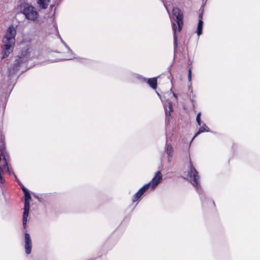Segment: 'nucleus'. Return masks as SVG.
I'll use <instances>...</instances> for the list:
<instances>
[{"label": "nucleus", "instance_id": "12", "mask_svg": "<svg viewBox=\"0 0 260 260\" xmlns=\"http://www.w3.org/2000/svg\"><path fill=\"white\" fill-rule=\"evenodd\" d=\"M167 140H166V146L165 148V152L168 155V160L169 162H170L171 161V158L173 155V152H174V149L172 147V146L170 144H168V136H167Z\"/></svg>", "mask_w": 260, "mask_h": 260}, {"label": "nucleus", "instance_id": "18", "mask_svg": "<svg viewBox=\"0 0 260 260\" xmlns=\"http://www.w3.org/2000/svg\"><path fill=\"white\" fill-rule=\"evenodd\" d=\"M25 200L29 201L31 199L30 194L28 191V190L26 191V192H24Z\"/></svg>", "mask_w": 260, "mask_h": 260}, {"label": "nucleus", "instance_id": "21", "mask_svg": "<svg viewBox=\"0 0 260 260\" xmlns=\"http://www.w3.org/2000/svg\"><path fill=\"white\" fill-rule=\"evenodd\" d=\"M188 78L189 82L191 81V69H189L188 71Z\"/></svg>", "mask_w": 260, "mask_h": 260}, {"label": "nucleus", "instance_id": "4", "mask_svg": "<svg viewBox=\"0 0 260 260\" xmlns=\"http://www.w3.org/2000/svg\"><path fill=\"white\" fill-rule=\"evenodd\" d=\"M189 171L188 172L187 176L189 178L191 184L196 188L199 193H201L202 188L200 184V177L198 172L192 166V162L189 161Z\"/></svg>", "mask_w": 260, "mask_h": 260}, {"label": "nucleus", "instance_id": "1", "mask_svg": "<svg viewBox=\"0 0 260 260\" xmlns=\"http://www.w3.org/2000/svg\"><path fill=\"white\" fill-rule=\"evenodd\" d=\"M16 34V30L13 26L11 25L8 28L3 39V50L4 51L3 58L8 57L12 52L15 43Z\"/></svg>", "mask_w": 260, "mask_h": 260}, {"label": "nucleus", "instance_id": "9", "mask_svg": "<svg viewBox=\"0 0 260 260\" xmlns=\"http://www.w3.org/2000/svg\"><path fill=\"white\" fill-rule=\"evenodd\" d=\"M24 242H25V250L27 254H29L31 252L32 247V242L30 239V237L29 234L25 233L24 236Z\"/></svg>", "mask_w": 260, "mask_h": 260}, {"label": "nucleus", "instance_id": "16", "mask_svg": "<svg viewBox=\"0 0 260 260\" xmlns=\"http://www.w3.org/2000/svg\"><path fill=\"white\" fill-rule=\"evenodd\" d=\"M148 84L153 89H155L157 87V80L155 78H150L147 81Z\"/></svg>", "mask_w": 260, "mask_h": 260}, {"label": "nucleus", "instance_id": "7", "mask_svg": "<svg viewBox=\"0 0 260 260\" xmlns=\"http://www.w3.org/2000/svg\"><path fill=\"white\" fill-rule=\"evenodd\" d=\"M161 180L162 175L160 171H157L154 177L152 178L151 181L147 184H149V188L151 187L152 189H154L160 182Z\"/></svg>", "mask_w": 260, "mask_h": 260}, {"label": "nucleus", "instance_id": "13", "mask_svg": "<svg viewBox=\"0 0 260 260\" xmlns=\"http://www.w3.org/2000/svg\"><path fill=\"white\" fill-rule=\"evenodd\" d=\"M203 19V14H200L199 15V20L197 26V32L198 35L199 36L201 35L202 33V29H203V22L202 21Z\"/></svg>", "mask_w": 260, "mask_h": 260}, {"label": "nucleus", "instance_id": "2", "mask_svg": "<svg viewBox=\"0 0 260 260\" xmlns=\"http://www.w3.org/2000/svg\"><path fill=\"white\" fill-rule=\"evenodd\" d=\"M172 22L173 30V38L174 48L177 45L176 32L178 30L180 31L183 24V15L182 12L178 8H174L172 10V16H170Z\"/></svg>", "mask_w": 260, "mask_h": 260}, {"label": "nucleus", "instance_id": "14", "mask_svg": "<svg viewBox=\"0 0 260 260\" xmlns=\"http://www.w3.org/2000/svg\"><path fill=\"white\" fill-rule=\"evenodd\" d=\"M205 132H209V128L206 126V125L205 123H203V126L199 128L198 132L194 136L192 139L191 141L195 138V137L198 136L199 134Z\"/></svg>", "mask_w": 260, "mask_h": 260}, {"label": "nucleus", "instance_id": "3", "mask_svg": "<svg viewBox=\"0 0 260 260\" xmlns=\"http://www.w3.org/2000/svg\"><path fill=\"white\" fill-rule=\"evenodd\" d=\"M7 167V171L9 175H12L15 177L16 180L17 178L12 169L10 168L8 165L7 159V152L4 147L0 145V184H3L5 182V179L4 177V169Z\"/></svg>", "mask_w": 260, "mask_h": 260}, {"label": "nucleus", "instance_id": "17", "mask_svg": "<svg viewBox=\"0 0 260 260\" xmlns=\"http://www.w3.org/2000/svg\"><path fill=\"white\" fill-rule=\"evenodd\" d=\"M61 42L63 43V44L64 45V46H66V47L69 50V52L70 53V54H71V55H70V56L69 57V58H66L64 59L65 60H69V59H72V55H73V52L72 51V50L70 49V48L67 46V45L64 43L63 42V41L62 40V39H61Z\"/></svg>", "mask_w": 260, "mask_h": 260}, {"label": "nucleus", "instance_id": "22", "mask_svg": "<svg viewBox=\"0 0 260 260\" xmlns=\"http://www.w3.org/2000/svg\"><path fill=\"white\" fill-rule=\"evenodd\" d=\"M157 94H158V95H159V96H160V98L161 99V98H160V96L159 94H158V93H157Z\"/></svg>", "mask_w": 260, "mask_h": 260}, {"label": "nucleus", "instance_id": "5", "mask_svg": "<svg viewBox=\"0 0 260 260\" xmlns=\"http://www.w3.org/2000/svg\"><path fill=\"white\" fill-rule=\"evenodd\" d=\"M30 53V48L28 46L24 48L22 51L20 56L16 59L13 67L9 69V73L10 75L15 74L19 70V67L21 62L27 60V56Z\"/></svg>", "mask_w": 260, "mask_h": 260}, {"label": "nucleus", "instance_id": "20", "mask_svg": "<svg viewBox=\"0 0 260 260\" xmlns=\"http://www.w3.org/2000/svg\"><path fill=\"white\" fill-rule=\"evenodd\" d=\"M17 182L19 183V184L20 185V186H21L23 192H26V191H27L28 190L22 185L20 183V182H19V181L17 179V180H16Z\"/></svg>", "mask_w": 260, "mask_h": 260}, {"label": "nucleus", "instance_id": "8", "mask_svg": "<svg viewBox=\"0 0 260 260\" xmlns=\"http://www.w3.org/2000/svg\"><path fill=\"white\" fill-rule=\"evenodd\" d=\"M29 201L25 200L24 201V212L23 214V220L22 224L23 226L24 229L26 228V223L27 217L28 216L29 214Z\"/></svg>", "mask_w": 260, "mask_h": 260}, {"label": "nucleus", "instance_id": "15", "mask_svg": "<svg viewBox=\"0 0 260 260\" xmlns=\"http://www.w3.org/2000/svg\"><path fill=\"white\" fill-rule=\"evenodd\" d=\"M49 2L50 0H38L37 4L41 9H46L48 6Z\"/></svg>", "mask_w": 260, "mask_h": 260}, {"label": "nucleus", "instance_id": "11", "mask_svg": "<svg viewBox=\"0 0 260 260\" xmlns=\"http://www.w3.org/2000/svg\"><path fill=\"white\" fill-rule=\"evenodd\" d=\"M149 184H146L139 190V191L134 196L132 199L133 202H135L140 199L144 193L149 189Z\"/></svg>", "mask_w": 260, "mask_h": 260}, {"label": "nucleus", "instance_id": "6", "mask_svg": "<svg viewBox=\"0 0 260 260\" xmlns=\"http://www.w3.org/2000/svg\"><path fill=\"white\" fill-rule=\"evenodd\" d=\"M22 13L28 20L35 21L38 18V14L35 8L27 4L24 6Z\"/></svg>", "mask_w": 260, "mask_h": 260}, {"label": "nucleus", "instance_id": "19", "mask_svg": "<svg viewBox=\"0 0 260 260\" xmlns=\"http://www.w3.org/2000/svg\"><path fill=\"white\" fill-rule=\"evenodd\" d=\"M201 114V113H199L198 114L197 118H196L197 122L198 125L200 126L201 125V118H200Z\"/></svg>", "mask_w": 260, "mask_h": 260}, {"label": "nucleus", "instance_id": "10", "mask_svg": "<svg viewBox=\"0 0 260 260\" xmlns=\"http://www.w3.org/2000/svg\"><path fill=\"white\" fill-rule=\"evenodd\" d=\"M172 106V103L170 101H169L166 103H164V107L166 113V121L168 122H169L170 119L171 118V113L173 111Z\"/></svg>", "mask_w": 260, "mask_h": 260}]
</instances>
